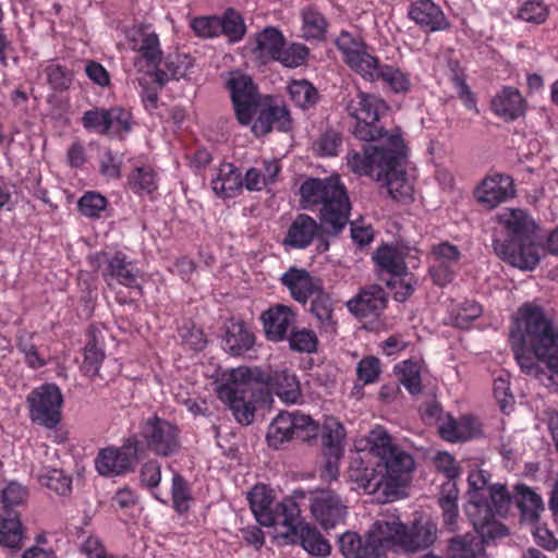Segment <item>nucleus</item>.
Segmentation results:
<instances>
[{
	"instance_id": "obj_50",
	"label": "nucleus",
	"mask_w": 558,
	"mask_h": 558,
	"mask_svg": "<svg viewBox=\"0 0 558 558\" xmlns=\"http://www.w3.org/2000/svg\"><path fill=\"white\" fill-rule=\"evenodd\" d=\"M109 126L106 136L124 140L131 132L133 125L132 112L121 106L109 108Z\"/></svg>"
},
{
	"instance_id": "obj_20",
	"label": "nucleus",
	"mask_w": 558,
	"mask_h": 558,
	"mask_svg": "<svg viewBox=\"0 0 558 558\" xmlns=\"http://www.w3.org/2000/svg\"><path fill=\"white\" fill-rule=\"evenodd\" d=\"M404 524L396 514H386L376 520L367 531L371 542H374L386 554L387 549L402 550Z\"/></svg>"
},
{
	"instance_id": "obj_40",
	"label": "nucleus",
	"mask_w": 558,
	"mask_h": 558,
	"mask_svg": "<svg viewBox=\"0 0 558 558\" xmlns=\"http://www.w3.org/2000/svg\"><path fill=\"white\" fill-rule=\"evenodd\" d=\"M216 384H269L263 371L255 366H239L236 368L216 369Z\"/></svg>"
},
{
	"instance_id": "obj_46",
	"label": "nucleus",
	"mask_w": 558,
	"mask_h": 558,
	"mask_svg": "<svg viewBox=\"0 0 558 558\" xmlns=\"http://www.w3.org/2000/svg\"><path fill=\"white\" fill-rule=\"evenodd\" d=\"M280 172L277 160L264 161L262 168H250L244 178V185L250 191H260L266 185L274 183Z\"/></svg>"
},
{
	"instance_id": "obj_10",
	"label": "nucleus",
	"mask_w": 558,
	"mask_h": 558,
	"mask_svg": "<svg viewBox=\"0 0 558 558\" xmlns=\"http://www.w3.org/2000/svg\"><path fill=\"white\" fill-rule=\"evenodd\" d=\"M231 93L235 114L241 124H250L258 111L259 100L264 97L257 93L252 78L240 72H231L226 81Z\"/></svg>"
},
{
	"instance_id": "obj_49",
	"label": "nucleus",
	"mask_w": 558,
	"mask_h": 558,
	"mask_svg": "<svg viewBox=\"0 0 558 558\" xmlns=\"http://www.w3.org/2000/svg\"><path fill=\"white\" fill-rule=\"evenodd\" d=\"M327 27L326 17L317 9L307 7L302 11V32L305 39H323Z\"/></svg>"
},
{
	"instance_id": "obj_14",
	"label": "nucleus",
	"mask_w": 558,
	"mask_h": 558,
	"mask_svg": "<svg viewBox=\"0 0 558 558\" xmlns=\"http://www.w3.org/2000/svg\"><path fill=\"white\" fill-rule=\"evenodd\" d=\"M218 337L223 351L232 356H241L248 352L256 341L252 329L242 319L235 317L223 320Z\"/></svg>"
},
{
	"instance_id": "obj_7",
	"label": "nucleus",
	"mask_w": 558,
	"mask_h": 558,
	"mask_svg": "<svg viewBox=\"0 0 558 558\" xmlns=\"http://www.w3.org/2000/svg\"><path fill=\"white\" fill-rule=\"evenodd\" d=\"M389 141L391 148L386 156L381 181L385 182L387 192L393 199L407 202L412 198L413 184L401 168V161L405 157L404 142L401 133H396Z\"/></svg>"
},
{
	"instance_id": "obj_62",
	"label": "nucleus",
	"mask_w": 558,
	"mask_h": 558,
	"mask_svg": "<svg viewBox=\"0 0 558 558\" xmlns=\"http://www.w3.org/2000/svg\"><path fill=\"white\" fill-rule=\"evenodd\" d=\"M171 495L173 507L178 512L183 513L189 510L192 499L190 488L187 482L178 473L172 477Z\"/></svg>"
},
{
	"instance_id": "obj_21",
	"label": "nucleus",
	"mask_w": 558,
	"mask_h": 558,
	"mask_svg": "<svg viewBox=\"0 0 558 558\" xmlns=\"http://www.w3.org/2000/svg\"><path fill=\"white\" fill-rule=\"evenodd\" d=\"M286 46L283 34L274 26H267L254 34L247 41V49L259 64L275 61L280 48Z\"/></svg>"
},
{
	"instance_id": "obj_12",
	"label": "nucleus",
	"mask_w": 558,
	"mask_h": 558,
	"mask_svg": "<svg viewBox=\"0 0 558 558\" xmlns=\"http://www.w3.org/2000/svg\"><path fill=\"white\" fill-rule=\"evenodd\" d=\"M141 436L148 449L156 454L171 456L179 448V429L171 422L157 415L146 418L141 426Z\"/></svg>"
},
{
	"instance_id": "obj_22",
	"label": "nucleus",
	"mask_w": 558,
	"mask_h": 558,
	"mask_svg": "<svg viewBox=\"0 0 558 558\" xmlns=\"http://www.w3.org/2000/svg\"><path fill=\"white\" fill-rule=\"evenodd\" d=\"M514 194L512 178L500 173L485 178L475 190L477 202L489 209L512 198Z\"/></svg>"
},
{
	"instance_id": "obj_28",
	"label": "nucleus",
	"mask_w": 558,
	"mask_h": 558,
	"mask_svg": "<svg viewBox=\"0 0 558 558\" xmlns=\"http://www.w3.org/2000/svg\"><path fill=\"white\" fill-rule=\"evenodd\" d=\"M265 335L270 341H281L295 322V314L283 304H276L262 315Z\"/></svg>"
},
{
	"instance_id": "obj_45",
	"label": "nucleus",
	"mask_w": 558,
	"mask_h": 558,
	"mask_svg": "<svg viewBox=\"0 0 558 558\" xmlns=\"http://www.w3.org/2000/svg\"><path fill=\"white\" fill-rule=\"evenodd\" d=\"M448 553L450 558H492L485 553L482 541L472 534L453 537Z\"/></svg>"
},
{
	"instance_id": "obj_24",
	"label": "nucleus",
	"mask_w": 558,
	"mask_h": 558,
	"mask_svg": "<svg viewBox=\"0 0 558 558\" xmlns=\"http://www.w3.org/2000/svg\"><path fill=\"white\" fill-rule=\"evenodd\" d=\"M280 280L289 290L291 296L303 304L324 289L320 279L313 277L307 270L301 268H289Z\"/></svg>"
},
{
	"instance_id": "obj_32",
	"label": "nucleus",
	"mask_w": 558,
	"mask_h": 558,
	"mask_svg": "<svg viewBox=\"0 0 558 558\" xmlns=\"http://www.w3.org/2000/svg\"><path fill=\"white\" fill-rule=\"evenodd\" d=\"M437 538V525L430 520L415 521L411 527L404 524L402 551L414 553L428 548Z\"/></svg>"
},
{
	"instance_id": "obj_30",
	"label": "nucleus",
	"mask_w": 558,
	"mask_h": 558,
	"mask_svg": "<svg viewBox=\"0 0 558 558\" xmlns=\"http://www.w3.org/2000/svg\"><path fill=\"white\" fill-rule=\"evenodd\" d=\"M105 338L99 328L90 325L85 333V345L83 349L82 372L94 377L98 375L99 366L105 359Z\"/></svg>"
},
{
	"instance_id": "obj_18",
	"label": "nucleus",
	"mask_w": 558,
	"mask_h": 558,
	"mask_svg": "<svg viewBox=\"0 0 558 558\" xmlns=\"http://www.w3.org/2000/svg\"><path fill=\"white\" fill-rule=\"evenodd\" d=\"M98 258L105 264L102 269L105 280H116L126 288L137 289L142 292V287L138 282L140 270L124 253L114 252L110 254L104 252L99 254Z\"/></svg>"
},
{
	"instance_id": "obj_19",
	"label": "nucleus",
	"mask_w": 558,
	"mask_h": 558,
	"mask_svg": "<svg viewBox=\"0 0 558 558\" xmlns=\"http://www.w3.org/2000/svg\"><path fill=\"white\" fill-rule=\"evenodd\" d=\"M257 116L253 123L252 131L257 136L269 133L272 129L278 131H289L291 128V119L288 109L284 106L274 104L272 98L264 96L259 100Z\"/></svg>"
},
{
	"instance_id": "obj_4",
	"label": "nucleus",
	"mask_w": 558,
	"mask_h": 558,
	"mask_svg": "<svg viewBox=\"0 0 558 558\" xmlns=\"http://www.w3.org/2000/svg\"><path fill=\"white\" fill-rule=\"evenodd\" d=\"M345 111L356 121L353 133L357 138L373 142L391 134L378 124L380 116L387 111L379 97L361 92L348 101Z\"/></svg>"
},
{
	"instance_id": "obj_37",
	"label": "nucleus",
	"mask_w": 558,
	"mask_h": 558,
	"mask_svg": "<svg viewBox=\"0 0 558 558\" xmlns=\"http://www.w3.org/2000/svg\"><path fill=\"white\" fill-rule=\"evenodd\" d=\"M246 33V25L239 12L227 9L220 16H211V37L226 36L230 44L239 43Z\"/></svg>"
},
{
	"instance_id": "obj_51",
	"label": "nucleus",
	"mask_w": 558,
	"mask_h": 558,
	"mask_svg": "<svg viewBox=\"0 0 558 558\" xmlns=\"http://www.w3.org/2000/svg\"><path fill=\"white\" fill-rule=\"evenodd\" d=\"M44 73L47 84L56 93L69 90L74 81L73 71L54 61L45 66Z\"/></svg>"
},
{
	"instance_id": "obj_36",
	"label": "nucleus",
	"mask_w": 558,
	"mask_h": 558,
	"mask_svg": "<svg viewBox=\"0 0 558 558\" xmlns=\"http://www.w3.org/2000/svg\"><path fill=\"white\" fill-rule=\"evenodd\" d=\"M339 549L344 558H386L383 548L374 542L363 541L355 532H345L339 537Z\"/></svg>"
},
{
	"instance_id": "obj_6",
	"label": "nucleus",
	"mask_w": 558,
	"mask_h": 558,
	"mask_svg": "<svg viewBox=\"0 0 558 558\" xmlns=\"http://www.w3.org/2000/svg\"><path fill=\"white\" fill-rule=\"evenodd\" d=\"M217 392L241 425L252 424L257 409L269 399L268 392L255 386H218Z\"/></svg>"
},
{
	"instance_id": "obj_39",
	"label": "nucleus",
	"mask_w": 558,
	"mask_h": 558,
	"mask_svg": "<svg viewBox=\"0 0 558 558\" xmlns=\"http://www.w3.org/2000/svg\"><path fill=\"white\" fill-rule=\"evenodd\" d=\"M320 432L324 454L343 457L345 429L342 423L333 416H326Z\"/></svg>"
},
{
	"instance_id": "obj_33",
	"label": "nucleus",
	"mask_w": 558,
	"mask_h": 558,
	"mask_svg": "<svg viewBox=\"0 0 558 558\" xmlns=\"http://www.w3.org/2000/svg\"><path fill=\"white\" fill-rule=\"evenodd\" d=\"M320 226L311 216L298 215L288 229L283 244L293 248L303 250L311 245L317 236Z\"/></svg>"
},
{
	"instance_id": "obj_58",
	"label": "nucleus",
	"mask_w": 558,
	"mask_h": 558,
	"mask_svg": "<svg viewBox=\"0 0 558 558\" xmlns=\"http://www.w3.org/2000/svg\"><path fill=\"white\" fill-rule=\"evenodd\" d=\"M108 116L109 108L94 107L83 113L81 123L88 132L106 135L109 126Z\"/></svg>"
},
{
	"instance_id": "obj_25",
	"label": "nucleus",
	"mask_w": 558,
	"mask_h": 558,
	"mask_svg": "<svg viewBox=\"0 0 558 558\" xmlns=\"http://www.w3.org/2000/svg\"><path fill=\"white\" fill-rule=\"evenodd\" d=\"M130 49L140 54V57L149 66H156L161 63L162 50L158 35L149 31L146 25H140L128 36Z\"/></svg>"
},
{
	"instance_id": "obj_11",
	"label": "nucleus",
	"mask_w": 558,
	"mask_h": 558,
	"mask_svg": "<svg viewBox=\"0 0 558 558\" xmlns=\"http://www.w3.org/2000/svg\"><path fill=\"white\" fill-rule=\"evenodd\" d=\"M494 251L498 257L521 270H533L541 260V247L536 243V235L529 241H512L501 239L494 233Z\"/></svg>"
},
{
	"instance_id": "obj_57",
	"label": "nucleus",
	"mask_w": 558,
	"mask_h": 558,
	"mask_svg": "<svg viewBox=\"0 0 558 558\" xmlns=\"http://www.w3.org/2000/svg\"><path fill=\"white\" fill-rule=\"evenodd\" d=\"M335 45L340 51L344 63L349 62L351 58L367 47L365 40L360 34L348 31H342L339 34L335 40Z\"/></svg>"
},
{
	"instance_id": "obj_52",
	"label": "nucleus",
	"mask_w": 558,
	"mask_h": 558,
	"mask_svg": "<svg viewBox=\"0 0 558 558\" xmlns=\"http://www.w3.org/2000/svg\"><path fill=\"white\" fill-rule=\"evenodd\" d=\"M373 258L381 269L395 276H401L405 271V259L397 248L390 246L379 247Z\"/></svg>"
},
{
	"instance_id": "obj_64",
	"label": "nucleus",
	"mask_w": 558,
	"mask_h": 558,
	"mask_svg": "<svg viewBox=\"0 0 558 558\" xmlns=\"http://www.w3.org/2000/svg\"><path fill=\"white\" fill-rule=\"evenodd\" d=\"M41 483L58 495L65 496L72 488V480L63 471L52 469L41 476Z\"/></svg>"
},
{
	"instance_id": "obj_1",
	"label": "nucleus",
	"mask_w": 558,
	"mask_h": 558,
	"mask_svg": "<svg viewBox=\"0 0 558 558\" xmlns=\"http://www.w3.org/2000/svg\"><path fill=\"white\" fill-rule=\"evenodd\" d=\"M511 348L523 374L530 380H558V327L537 305L518 311L510 331Z\"/></svg>"
},
{
	"instance_id": "obj_61",
	"label": "nucleus",
	"mask_w": 558,
	"mask_h": 558,
	"mask_svg": "<svg viewBox=\"0 0 558 558\" xmlns=\"http://www.w3.org/2000/svg\"><path fill=\"white\" fill-rule=\"evenodd\" d=\"M123 154L107 149L99 159V172L109 180H118L121 177Z\"/></svg>"
},
{
	"instance_id": "obj_35",
	"label": "nucleus",
	"mask_w": 558,
	"mask_h": 558,
	"mask_svg": "<svg viewBox=\"0 0 558 558\" xmlns=\"http://www.w3.org/2000/svg\"><path fill=\"white\" fill-rule=\"evenodd\" d=\"M290 543H300L301 546L312 556L327 557L330 554L331 546L323 537L319 531L307 522L299 519L296 534L291 537H284Z\"/></svg>"
},
{
	"instance_id": "obj_15",
	"label": "nucleus",
	"mask_w": 558,
	"mask_h": 558,
	"mask_svg": "<svg viewBox=\"0 0 558 558\" xmlns=\"http://www.w3.org/2000/svg\"><path fill=\"white\" fill-rule=\"evenodd\" d=\"M465 512L483 545L508 534V529L495 520V514L486 501L472 500L465 506Z\"/></svg>"
},
{
	"instance_id": "obj_17",
	"label": "nucleus",
	"mask_w": 558,
	"mask_h": 558,
	"mask_svg": "<svg viewBox=\"0 0 558 558\" xmlns=\"http://www.w3.org/2000/svg\"><path fill=\"white\" fill-rule=\"evenodd\" d=\"M495 220L501 227L506 234L501 239H507L508 243L512 241H529L535 235L536 225L534 220L520 208H504L495 216Z\"/></svg>"
},
{
	"instance_id": "obj_8",
	"label": "nucleus",
	"mask_w": 558,
	"mask_h": 558,
	"mask_svg": "<svg viewBox=\"0 0 558 558\" xmlns=\"http://www.w3.org/2000/svg\"><path fill=\"white\" fill-rule=\"evenodd\" d=\"M396 133H400V131L398 129L392 130L390 135L377 138L375 141L377 144H368L363 147L362 151L348 154V167L359 175H367L374 178L376 181H381L387 159L386 156L391 148L389 140Z\"/></svg>"
},
{
	"instance_id": "obj_9",
	"label": "nucleus",
	"mask_w": 558,
	"mask_h": 558,
	"mask_svg": "<svg viewBox=\"0 0 558 558\" xmlns=\"http://www.w3.org/2000/svg\"><path fill=\"white\" fill-rule=\"evenodd\" d=\"M29 416L47 428H54L61 420L63 397L58 386H38L27 397Z\"/></svg>"
},
{
	"instance_id": "obj_59",
	"label": "nucleus",
	"mask_w": 558,
	"mask_h": 558,
	"mask_svg": "<svg viewBox=\"0 0 558 558\" xmlns=\"http://www.w3.org/2000/svg\"><path fill=\"white\" fill-rule=\"evenodd\" d=\"M367 444L369 451L374 456L378 457L380 461L384 460L396 447V445L392 444V439L388 432L381 426H376L369 432Z\"/></svg>"
},
{
	"instance_id": "obj_47",
	"label": "nucleus",
	"mask_w": 558,
	"mask_h": 558,
	"mask_svg": "<svg viewBox=\"0 0 558 558\" xmlns=\"http://www.w3.org/2000/svg\"><path fill=\"white\" fill-rule=\"evenodd\" d=\"M345 64L363 80L375 83L378 82L377 72L383 63H380L379 59L372 54L366 47Z\"/></svg>"
},
{
	"instance_id": "obj_48",
	"label": "nucleus",
	"mask_w": 558,
	"mask_h": 558,
	"mask_svg": "<svg viewBox=\"0 0 558 558\" xmlns=\"http://www.w3.org/2000/svg\"><path fill=\"white\" fill-rule=\"evenodd\" d=\"M23 539V527L17 513L3 512L0 515V544L9 548H19Z\"/></svg>"
},
{
	"instance_id": "obj_34",
	"label": "nucleus",
	"mask_w": 558,
	"mask_h": 558,
	"mask_svg": "<svg viewBox=\"0 0 558 558\" xmlns=\"http://www.w3.org/2000/svg\"><path fill=\"white\" fill-rule=\"evenodd\" d=\"M159 177L149 163L135 166L128 174L126 184L130 191L140 197L154 201L158 190Z\"/></svg>"
},
{
	"instance_id": "obj_56",
	"label": "nucleus",
	"mask_w": 558,
	"mask_h": 558,
	"mask_svg": "<svg viewBox=\"0 0 558 558\" xmlns=\"http://www.w3.org/2000/svg\"><path fill=\"white\" fill-rule=\"evenodd\" d=\"M488 498L484 501L492 508L495 515L505 517L512 504H514V495H511L505 485L494 484L487 488Z\"/></svg>"
},
{
	"instance_id": "obj_16",
	"label": "nucleus",
	"mask_w": 558,
	"mask_h": 558,
	"mask_svg": "<svg viewBox=\"0 0 558 558\" xmlns=\"http://www.w3.org/2000/svg\"><path fill=\"white\" fill-rule=\"evenodd\" d=\"M311 512L325 530H329L344 521L347 506L335 492L322 490L311 499Z\"/></svg>"
},
{
	"instance_id": "obj_13",
	"label": "nucleus",
	"mask_w": 558,
	"mask_h": 558,
	"mask_svg": "<svg viewBox=\"0 0 558 558\" xmlns=\"http://www.w3.org/2000/svg\"><path fill=\"white\" fill-rule=\"evenodd\" d=\"M138 459V444L128 439L121 447H108L99 451L95 468L100 475L120 476L132 470Z\"/></svg>"
},
{
	"instance_id": "obj_55",
	"label": "nucleus",
	"mask_w": 558,
	"mask_h": 558,
	"mask_svg": "<svg viewBox=\"0 0 558 558\" xmlns=\"http://www.w3.org/2000/svg\"><path fill=\"white\" fill-rule=\"evenodd\" d=\"M378 73V82L385 83L393 93H407L411 82L409 74L390 64H381Z\"/></svg>"
},
{
	"instance_id": "obj_5",
	"label": "nucleus",
	"mask_w": 558,
	"mask_h": 558,
	"mask_svg": "<svg viewBox=\"0 0 558 558\" xmlns=\"http://www.w3.org/2000/svg\"><path fill=\"white\" fill-rule=\"evenodd\" d=\"M318 424L299 411H281L270 423L267 432L268 445L275 449L292 439L310 442L317 438Z\"/></svg>"
},
{
	"instance_id": "obj_41",
	"label": "nucleus",
	"mask_w": 558,
	"mask_h": 558,
	"mask_svg": "<svg viewBox=\"0 0 558 558\" xmlns=\"http://www.w3.org/2000/svg\"><path fill=\"white\" fill-rule=\"evenodd\" d=\"M459 489L456 481H446L441 484L438 505L442 511L444 524L453 531L459 517L458 510Z\"/></svg>"
},
{
	"instance_id": "obj_44",
	"label": "nucleus",
	"mask_w": 558,
	"mask_h": 558,
	"mask_svg": "<svg viewBox=\"0 0 558 558\" xmlns=\"http://www.w3.org/2000/svg\"><path fill=\"white\" fill-rule=\"evenodd\" d=\"M514 504L521 510L523 519L531 523L536 522L539 513L544 511L542 498L530 487L522 484L515 486Z\"/></svg>"
},
{
	"instance_id": "obj_63",
	"label": "nucleus",
	"mask_w": 558,
	"mask_h": 558,
	"mask_svg": "<svg viewBox=\"0 0 558 558\" xmlns=\"http://www.w3.org/2000/svg\"><path fill=\"white\" fill-rule=\"evenodd\" d=\"M422 362L405 360L395 366V373L400 384H420L422 379Z\"/></svg>"
},
{
	"instance_id": "obj_53",
	"label": "nucleus",
	"mask_w": 558,
	"mask_h": 558,
	"mask_svg": "<svg viewBox=\"0 0 558 558\" xmlns=\"http://www.w3.org/2000/svg\"><path fill=\"white\" fill-rule=\"evenodd\" d=\"M109 205L108 199L96 191L85 192L77 202L78 211L86 218L99 219Z\"/></svg>"
},
{
	"instance_id": "obj_3",
	"label": "nucleus",
	"mask_w": 558,
	"mask_h": 558,
	"mask_svg": "<svg viewBox=\"0 0 558 558\" xmlns=\"http://www.w3.org/2000/svg\"><path fill=\"white\" fill-rule=\"evenodd\" d=\"M247 500L259 524L279 529L278 535L281 537H291L296 534L300 508L293 499L284 498L276 501L274 490L260 484L248 492Z\"/></svg>"
},
{
	"instance_id": "obj_29",
	"label": "nucleus",
	"mask_w": 558,
	"mask_h": 558,
	"mask_svg": "<svg viewBox=\"0 0 558 558\" xmlns=\"http://www.w3.org/2000/svg\"><path fill=\"white\" fill-rule=\"evenodd\" d=\"M413 466L414 460L412 456L397 446L384 460L380 461V463L377 464V468L383 470L386 481L389 483V488L391 486H402Z\"/></svg>"
},
{
	"instance_id": "obj_26",
	"label": "nucleus",
	"mask_w": 558,
	"mask_h": 558,
	"mask_svg": "<svg viewBox=\"0 0 558 558\" xmlns=\"http://www.w3.org/2000/svg\"><path fill=\"white\" fill-rule=\"evenodd\" d=\"M408 14L426 32H438L449 27L442 10L432 0H417L411 3Z\"/></svg>"
},
{
	"instance_id": "obj_42",
	"label": "nucleus",
	"mask_w": 558,
	"mask_h": 558,
	"mask_svg": "<svg viewBox=\"0 0 558 558\" xmlns=\"http://www.w3.org/2000/svg\"><path fill=\"white\" fill-rule=\"evenodd\" d=\"M242 184L241 174L233 165L222 163L218 169L217 177L211 181V189L218 196L230 198L241 191Z\"/></svg>"
},
{
	"instance_id": "obj_23",
	"label": "nucleus",
	"mask_w": 558,
	"mask_h": 558,
	"mask_svg": "<svg viewBox=\"0 0 558 558\" xmlns=\"http://www.w3.org/2000/svg\"><path fill=\"white\" fill-rule=\"evenodd\" d=\"M387 296L378 284H369L347 302L348 310L359 318L378 317L386 308Z\"/></svg>"
},
{
	"instance_id": "obj_60",
	"label": "nucleus",
	"mask_w": 558,
	"mask_h": 558,
	"mask_svg": "<svg viewBox=\"0 0 558 558\" xmlns=\"http://www.w3.org/2000/svg\"><path fill=\"white\" fill-rule=\"evenodd\" d=\"M310 50L302 44H292L288 48H280L279 56L275 61L287 68H298L306 62Z\"/></svg>"
},
{
	"instance_id": "obj_31",
	"label": "nucleus",
	"mask_w": 558,
	"mask_h": 558,
	"mask_svg": "<svg viewBox=\"0 0 558 558\" xmlns=\"http://www.w3.org/2000/svg\"><path fill=\"white\" fill-rule=\"evenodd\" d=\"M490 108L505 121H513L524 114L526 102L517 88L506 86L492 98Z\"/></svg>"
},
{
	"instance_id": "obj_54",
	"label": "nucleus",
	"mask_w": 558,
	"mask_h": 558,
	"mask_svg": "<svg viewBox=\"0 0 558 558\" xmlns=\"http://www.w3.org/2000/svg\"><path fill=\"white\" fill-rule=\"evenodd\" d=\"M288 90L292 101L303 109L314 106L318 100L317 89L306 80L292 81Z\"/></svg>"
},
{
	"instance_id": "obj_43",
	"label": "nucleus",
	"mask_w": 558,
	"mask_h": 558,
	"mask_svg": "<svg viewBox=\"0 0 558 558\" xmlns=\"http://www.w3.org/2000/svg\"><path fill=\"white\" fill-rule=\"evenodd\" d=\"M311 311L318 323L320 332L333 336L337 332V322L333 319L332 302L324 289L313 296Z\"/></svg>"
},
{
	"instance_id": "obj_27",
	"label": "nucleus",
	"mask_w": 558,
	"mask_h": 558,
	"mask_svg": "<svg viewBox=\"0 0 558 558\" xmlns=\"http://www.w3.org/2000/svg\"><path fill=\"white\" fill-rule=\"evenodd\" d=\"M349 478L356 483L359 488H362L366 494L381 492L386 497L390 494L389 483L386 481L383 470L364 465L362 460H355L351 463Z\"/></svg>"
},
{
	"instance_id": "obj_38",
	"label": "nucleus",
	"mask_w": 558,
	"mask_h": 558,
	"mask_svg": "<svg viewBox=\"0 0 558 558\" xmlns=\"http://www.w3.org/2000/svg\"><path fill=\"white\" fill-rule=\"evenodd\" d=\"M439 435L442 439L450 442L465 441L475 437L480 429L477 421L470 415L454 420L448 415L447 420L438 426Z\"/></svg>"
},
{
	"instance_id": "obj_2",
	"label": "nucleus",
	"mask_w": 558,
	"mask_h": 558,
	"mask_svg": "<svg viewBox=\"0 0 558 558\" xmlns=\"http://www.w3.org/2000/svg\"><path fill=\"white\" fill-rule=\"evenodd\" d=\"M303 208L320 205V221L329 233H339L349 221L351 204L344 185L336 175L310 178L300 187Z\"/></svg>"
}]
</instances>
